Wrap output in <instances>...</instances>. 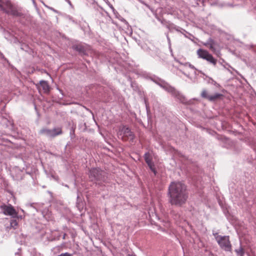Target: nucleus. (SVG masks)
Here are the masks:
<instances>
[{
    "label": "nucleus",
    "instance_id": "9d476101",
    "mask_svg": "<svg viewBox=\"0 0 256 256\" xmlns=\"http://www.w3.org/2000/svg\"><path fill=\"white\" fill-rule=\"evenodd\" d=\"M74 48L75 50L83 54H88V51L90 50L88 46H85L82 44L74 45Z\"/></svg>",
    "mask_w": 256,
    "mask_h": 256
},
{
    "label": "nucleus",
    "instance_id": "4468645a",
    "mask_svg": "<svg viewBox=\"0 0 256 256\" xmlns=\"http://www.w3.org/2000/svg\"><path fill=\"white\" fill-rule=\"evenodd\" d=\"M235 252L236 253L238 256H244V250L242 247H240L238 249H236Z\"/></svg>",
    "mask_w": 256,
    "mask_h": 256
},
{
    "label": "nucleus",
    "instance_id": "f257e3e1",
    "mask_svg": "<svg viewBox=\"0 0 256 256\" xmlns=\"http://www.w3.org/2000/svg\"><path fill=\"white\" fill-rule=\"evenodd\" d=\"M169 202L172 205L181 206L187 200L186 186L180 182H172L168 188Z\"/></svg>",
    "mask_w": 256,
    "mask_h": 256
},
{
    "label": "nucleus",
    "instance_id": "f03ea898",
    "mask_svg": "<svg viewBox=\"0 0 256 256\" xmlns=\"http://www.w3.org/2000/svg\"><path fill=\"white\" fill-rule=\"evenodd\" d=\"M0 8L6 13L14 16H20V12L10 1L0 0Z\"/></svg>",
    "mask_w": 256,
    "mask_h": 256
},
{
    "label": "nucleus",
    "instance_id": "6e6552de",
    "mask_svg": "<svg viewBox=\"0 0 256 256\" xmlns=\"http://www.w3.org/2000/svg\"><path fill=\"white\" fill-rule=\"evenodd\" d=\"M103 173L99 168H92L90 170L89 176L92 180H99L102 179Z\"/></svg>",
    "mask_w": 256,
    "mask_h": 256
},
{
    "label": "nucleus",
    "instance_id": "7ed1b4c3",
    "mask_svg": "<svg viewBox=\"0 0 256 256\" xmlns=\"http://www.w3.org/2000/svg\"><path fill=\"white\" fill-rule=\"evenodd\" d=\"M118 136L123 141H133L135 138L134 133L128 128L126 126H122L118 132Z\"/></svg>",
    "mask_w": 256,
    "mask_h": 256
},
{
    "label": "nucleus",
    "instance_id": "f3484780",
    "mask_svg": "<svg viewBox=\"0 0 256 256\" xmlns=\"http://www.w3.org/2000/svg\"><path fill=\"white\" fill-rule=\"evenodd\" d=\"M58 256H72L68 252H66V253L62 254H61L59 255Z\"/></svg>",
    "mask_w": 256,
    "mask_h": 256
},
{
    "label": "nucleus",
    "instance_id": "0eeeda50",
    "mask_svg": "<svg viewBox=\"0 0 256 256\" xmlns=\"http://www.w3.org/2000/svg\"><path fill=\"white\" fill-rule=\"evenodd\" d=\"M0 208L2 210L4 214L6 216H10L13 218H16L18 216V212L11 204L2 205Z\"/></svg>",
    "mask_w": 256,
    "mask_h": 256
},
{
    "label": "nucleus",
    "instance_id": "20e7f679",
    "mask_svg": "<svg viewBox=\"0 0 256 256\" xmlns=\"http://www.w3.org/2000/svg\"><path fill=\"white\" fill-rule=\"evenodd\" d=\"M196 53L198 58L206 60L214 66H216L217 64V60L214 58L213 56L206 50L200 48L197 50Z\"/></svg>",
    "mask_w": 256,
    "mask_h": 256
},
{
    "label": "nucleus",
    "instance_id": "39448f33",
    "mask_svg": "<svg viewBox=\"0 0 256 256\" xmlns=\"http://www.w3.org/2000/svg\"><path fill=\"white\" fill-rule=\"evenodd\" d=\"M62 133V129L61 128H54L52 130H50L46 128H42L39 134L42 135H45L50 138H54L57 136L60 135Z\"/></svg>",
    "mask_w": 256,
    "mask_h": 256
},
{
    "label": "nucleus",
    "instance_id": "423d86ee",
    "mask_svg": "<svg viewBox=\"0 0 256 256\" xmlns=\"http://www.w3.org/2000/svg\"><path fill=\"white\" fill-rule=\"evenodd\" d=\"M216 240L220 246L226 251H230L232 246L228 236H218Z\"/></svg>",
    "mask_w": 256,
    "mask_h": 256
},
{
    "label": "nucleus",
    "instance_id": "1a4fd4ad",
    "mask_svg": "<svg viewBox=\"0 0 256 256\" xmlns=\"http://www.w3.org/2000/svg\"><path fill=\"white\" fill-rule=\"evenodd\" d=\"M144 160L148 166L150 170L154 173V175H156V170L154 164L152 162V158L149 153H146L144 155Z\"/></svg>",
    "mask_w": 256,
    "mask_h": 256
},
{
    "label": "nucleus",
    "instance_id": "ddd939ff",
    "mask_svg": "<svg viewBox=\"0 0 256 256\" xmlns=\"http://www.w3.org/2000/svg\"><path fill=\"white\" fill-rule=\"evenodd\" d=\"M214 45V40H210L207 43L204 44V46L208 47L210 48V50L212 52L215 51Z\"/></svg>",
    "mask_w": 256,
    "mask_h": 256
},
{
    "label": "nucleus",
    "instance_id": "a211bd4d",
    "mask_svg": "<svg viewBox=\"0 0 256 256\" xmlns=\"http://www.w3.org/2000/svg\"><path fill=\"white\" fill-rule=\"evenodd\" d=\"M135 256L131 255V256Z\"/></svg>",
    "mask_w": 256,
    "mask_h": 256
},
{
    "label": "nucleus",
    "instance_id": "dca6fc26",
    "mask_svg": "<svg viewBox=\"0 0 256 256\" xmlns=\"http://www.w3.org/2000/svg\"><path fill=\"white\" fill-rule=\"evenodd\" d=\"M18 222L16 221V220H11L10 221V226L14 228H16V226H18Z\"/></svg>",
    "mask_w": 256,
    "mask_h": 256
},
{
    "label": "nucleus",
    "instance_id": "f8f14e48",
    "mask_svg": "<svg viewBox=\"0 0 256 256\" xmlns=\"http://www.w3.org/2000/svg\"><path fill=\"white\" fill-rule=\"evenodd\" d=\"M223 94L216 93L213 95H210V101H215L216 100L221 99L222 98H223Z\"/></svg>",
    "mask_w": 256,
    "mask_h": 256
},
{
    "label": "nucleus",
    "instance_id": "9b49d317",
    "mask_svg": "<svg viewBox=\"0 0 256 256\" xmlns=\"http://www.w3.org/2000/svg\"><path fill=\"white\" fill-rule=\"evenodd\" d=\"M40 84L44 92L47 93L49 92L50 86L47 82L45 80H41L40 82Z\"/></svg>",
    "mask_w": 256,
    "mask_h": 256
},
{
    "label": "nucleus",
    "instance_id": "2eb2a0df",
    "mask_svg": "<svg viewBox=\"0 0 256 256\" xmlns=\"http://www.w3.org/2000/svg\"><path fill=\"white\" fill-rule=\"evenodd\" d=\"M201 96L203 98L208 99L210 100V95L208 94V92L206 90H203L201 93Z\"/></svg>",
    "mask_w": 256,
    "mask_h": 256
}]
</instances>
